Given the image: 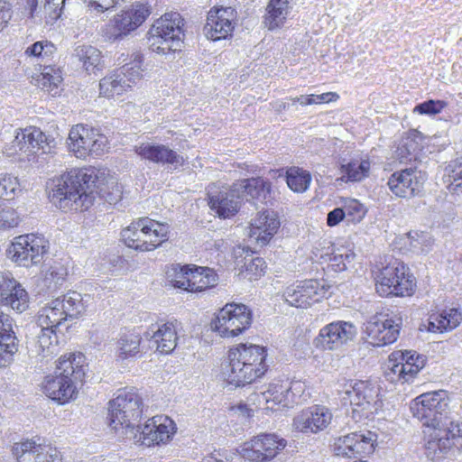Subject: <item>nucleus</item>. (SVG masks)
<instances>
[{
    "instance_id": "dca6fc26",
    "label": "nucleus",
    "mask_w": 462,
    "mask_h": 462,
    "mask_svg": "<svg viewBox=\"0 0 462 462\" xmlns=\"http://www.w3.org/2000/svg\"><path fill=\"white\" fill-rule=\"evenodd\" d=\"M307 390L306 382L301 380H277L269 383L266 391L261 393L262 410L281 411L291 408Z\"/></svg>"
},
{
    "instance_id": "c9c22d12",
    "label": "nucleus",
    "mask_w": 462,
    "mask_h": 462,
    "mask_svg": "<svg viewBox=\"0 0 462 462\" xmlns=\"http://www.w3.org/2000/svg\"><path fill=\"white\" fill-rule=\"evenodd\" d=\"M13 321L10 315L0 310V367L9 366L18 351V339Z\"/></svg>"
},
{
    "instance_id": "864d4df0",
    "label": "nucleus",
    "mask_w": 462,
    "mask_h": 462,
    "mask_svg": "<svg viewBox=\"0 0 462 462\" xmlns=\"http://www.w3.org/2000/svg\"><path fill=\"white\" fill-rule=\"evenodd\" d=\"M65 0H46L41 8V19L47 24H53L62 14Z\"/></svg>"
},
{
    "instance_id": "c03bdc74",
    "label": "nucleus",
    "mask_w": 462,
    "mask_h": 462,
    "mask_svg": "<svg viewBox=\"0 0 462 462\" xmlns=\"http://www.w3.org/2000/svg\"><path fill=\"white\" fill-rule=\"evenodd\" d=\"M37 339V352L43 357H51L60 352V342L57 330L51 328H41Z\"/></svg>"
},
{
    "instance_id": "49530a36",
    "label": "nucleus",
    "mask_w": 462,
    "mask_h": 462,
    "mask_svg": "<svg viewBox=\"0 0 462 462\" xmlns=\"http://www.w3.org/2000/svg\"><path fill=\"white\" fill-rule=\"evenodd\" d=\"M78 56L88 74H96L105 67L101 51L93 46L83 45L79 47Z\"/></svg>"
},
{
    "instance_id": "2eb2a0df",
    "label": "nucleus",
    "mask_w": 462,
    "mask_h": 462,
    "mask_svg": "<svg viewBox=\"0 0 462 462\" xmlns=\"http://www.w3.org/2000/svg\"><path fill=\"white\" fill-rule=\"evenodd\" d=\"M50 249L44 236L29 233L14 238L7 249L8 257L17 265L32 267L40 264Z\"/></svg>"
},
{
    "instance_id": "37998d69",
    "label": "nucleus",
    "mask_w": 462,
    "mask_h": 462,
    "mask_svg": "<svg viewBox=\"0 0 462 462\" xmlns=\"http://www.w3.org/2000/svg\"><path fill=\"white\" fill-rule=\"evenodd\" d=\"M355 257V254L346 248H335L330 246L326 254L319 257L320 263L327 264V269L335 273L343 272L348 263Z\"/></svg>"
},
{
    "instance_id": "7ed1b4c3",
    "label": "nucleus",
    "mask_w": 462,
    "mask_h": 462,
    "mask_svg": "<svg viewBox=\"0 0 462 462\" xmlns=\"http://www.w3.org/2000/svg\"><path fill=\"white\" fill-rule=\"evenodd\" d=\"M86 366V357L81 352L61 355L55 362L54 372L43 377L42 392L60 405L75 401L85 383Z\"/></svg>"
},
{
    "instance_id": "09e8293b",
    "label": "nucleus",
    "mask_w": 462,
    "mask_h": 462,
    "mask_svg": "<svg viewBox=\"0 0 462 462\" xmlns=\"http://www.w3.org/2000/svg\"><path fill=\"white\" fill-rule=\"evenodd\" d=\"M56 51L57 48L51 41L42 40L28 46L24 51V55L37 60L48 61L53 58Z\"/></svg>"
},
{
    "instance_id": "680f3d73",
    "label": "nucleus",
    "mask_w": 462,
    "mask_h": 462,
    "mask_svg": "<svg viewBox=\"0 0 462 462\" xmlns=\"http://www.w3.org/2000/svg\"><path fill=\"white\" fill-rule=\"evenodd\" d=\"M229 411H240L243 415L246 417L252 416V410L248 408V406L245 403H239L236 405H231L229 407Z\"/></svg>"
},
{
    "instance_id": "bf43d9fd",
    "label": "nucleus",
    "mask_w": 462,
    "mask_h": 462,
    "mask_svg": "<svg viewBox=\"0 0 462 462\" xmlns=\"http://www.w3.org/2000/svg\"><path fill=\"white\" fill-rule=\"evenodd\" d=\"M346 218V211L342 208H336L327 217V225L330 227L337 226Z\"/></svg>"
},
{
    "instance_id": "f8f14e48",
    "label": "nucleus",
    "mask_w": 462,
    "mask_h": 462,
    "mask_svg": "<svg viewBox=\"0 0 462 462\" xmlns=\"http://www.w3.org/2000/svg\"><path fill=\"white\" fill-rule=\"evenodd\" d=\"M68 148L75 157L87 160L101 157L108 152L110 143L100 128L77 124L69 129Z\"/></svg>"
},
{
    "instance_id": "b1692460",
    "label": "nucleus",
    "mask_w": 462,
    "mask_h": 462,
    "mask_svg": "<svg viewBox=\"0 0 462 462\" xmlns=\"http://www.w3.org/2000/svg\"><path fill=\"white\" fill-rule=\"evenodd\" d=\"M22 193L23 189L17 177L10 173H0V230L16 227L21 222L15 205Z\"/></svg>"
},
{
    "instance_id": "4d7b16f0",
    "label": "nucleus",
    "mask_w": 462,
    "mask_h": 462,
    "mask_svg": "<svg viewBox=\"0 0 462 462\" xmlns=\"http://www.w3.org/2000/svg\"><path fill=\"white\" fill-rule=\"evenodd\" d=\"M446 102L442 100H428L415 106L414 112L420 115H437L446 106Z\"/></svg>"
},
{
    "instance_id": "a211bd4d",
    "label": "nucleus",
    "mask_w": 462,
    "mask_h": 462,
    "mask_svg": "<svg viewBox=\"0 0 462 462\" xmlns=\"http://www.w3.org/2000/svg\"><path fill=\"white\" fill-rule=\"evenodd\" d=\"M426 362V357L415 350H394L388 356L385 375L393 383H411Z\"/></svg>"
},
{
    "instance_id": "393cba45",
    "label": "nucleus",
    "mask_w": 462,
    "mask_h": 462,
    "mask_svg": "<svg viewBox=\"0 0 462 462\" xmlns=\"http://www.w3.org/2000/svg\"><path fill=\"white\" fill-rule=\"evenodd\" d=\"M152 14L146 3L134 2L116 14L106 27L109 40L116 41L140 27Z\"/></svg>"
},
{
    "instance_id": "58836bf2",
    "label": "nucleus",
    "mask_w": 462,
    "mask_h": 462,
    "mask_svg": "<svg viewBox=\"0 0 462 462\" xmlns=\"http://www.w3.org/2000/svg\"><path fill=\"white\" fill-rule=\"evenodd\" d=\"M372 162L368 157H356L344 161L339 166V180L345 183L361 182L369 177Z\"/></svg>"
},
{
    "instance_id": "c756f323",
    "label": "nucleus",
    "mask_w": 462,
    "mask_h": 462,
    "mask_svg": "<svg viewBox=\"0 0 462 462\" xmlns=\"http://www.w3.org/2000/svg\"><path fill=\"white\" fill-rule=\"evenodd\" d=\"M134 152L143 161L155 164L171 165L174 169L183 167L187 160L168 145L142 143L134 146Z\"/></svg>"
},
{
    "instance_id": "aec40b11",
    "label": "nucleus",
    "mask_w": 462,
    "mask_h": 462,
    "mask_svg": "<svg viewBox=\"0 0 462 462\" xmlns=\"http://www.w3.org/2000/svg\"><path fill=\"white\" fill-rule=\"evenodd\" d=\"M330 288L324 279H306L287 286L282 297L291 307L308 309L329 298Z\"/></svg>"
},
{
    "instance_id": "5fc2aeb1",
    "label": "nucleus",
    "mask_w": 462,
    "mask_h": 462,
    "mask_svg": "<svg viewBox=\"0 0 462 462\" xmlns=\"http://www.w3.org/2000/svg\"><path fill=\"white\" fill-rule=\"evenodd\" d=\"M339 99V95L336 92H326L320 95H307L291 98L293 104L300 103L301 106H310L314 104H328L336 102Z\"/></svg>"
},
{
    "instance_id": "0e129e2a",
    "label": "nucleus",
    "mask_w": 462,
    "mask_h": 462,
    "mask_svg": "<svg viewBox=\"0 0 462 462\" xmlns=\"http://www.w3.org/2000/svg\"><path fill=\"white\" fill-rule=\"evenodd\" d=\"M356 460L354 462H365L364 458H355Z\"/></svg>"
},
{
    "instance_id": "a878e982",
    "label": "nucleus",
    "mask_w": 462,
    "mask_h": 462,
    "mask_svg": "<svg viewBox=\"0 0 462 462\" xmlns=\"http://www.w3.org/2000/svg\"><path fill=\"white\" fill-rule=\"evenodd\" d=\"M16 462H61L60 450L40 436L23 438L13 444Z\"/></svg>"
},
{
    "instance_id": "7c9ffc66",
    "label": "nucleus",
    "mask_w": 462,
    "mask_h": 462,
    "mask_svg": "<svg viewBox=\"0 0 462 462\" xmlns=\"http://www.w3.org/2000/svg\"><path fill=\"white\" fill-rule=\"evenodd\" d=\"M0 305L22 314L29 310L30 296L15 279L0 275Z\"/></svg>"
},
{
    "instance_id": "4c0bfd02",
    "label": "nucleus",
    "mask_w": 462,
    "mask_h": 462,
    "mask_svg": "<svg viewBox=\"0 0 462 462\" xmlns=\"http://www.w3.org/2000/svg\"><path fill=\"white\" fill-rule=\"evenodd\" d=\"M143 337L135 328L123 330L116 342V356L119 360L138 358L142 356L141 345Z\"/></svg>"
},
{
    "instance_id": "6e6552de",
    "label": "nucleus",
    "mask_w": 462,
    "mask_h": 462,
    "mask_svg": "<svg viewBox=\"0 0 462 462\" xmlns=\"http://www.w3.org/2000/svg\"><path fill=\"white\" fill-rule=\"evenodd\" d=\"M120 67L113 69L99 81V97L114 99L131 91L143 79V57L140 52L122 53Z\"/></svg>"
},
{
    "instance_id": "39448f33",
    "label": "nucleus",
    "mask_w": 462,
    "mask_h": 462,
    "mask_svg": "<svg viewBox=\"0 0 462 462\" xmlns=\"http://www.w3.org/2000/svg\"><path fill=\"white\" fill-rule=\"evenodd\" d=\"M337 385L340 402L351 408L350 414L355 421L373 420L383 410L381 387L374 381L343 379Z\"/></svg>"
},
{
    "instance_id": "f704fd0d",
    "label": "nucleus",
    "mask_w": 462,
    "mask_h": 462,
    "mask_svg": "<svg viewBox=\"0 0 462 462\" xmlns=\"http://www.w3.org/2000/svg\"><path fill=\"white\" fill-rule=\"evenodd\" d=\"M237 188L246 198V200L254 205H266L273 199V183L263 177H251L236 182Z\"/></svg>"
},
{
    "instance_id": "e2e57ef3",
    "label": "nucleus",
    "mask_w": 462,
    "mask_h": 462,
    "mask_svg": "<svg viewBox=\"0 0 462 462\" xmlns=\"http://www.w3.org/2000/svg\"><path fill=\"white\" fill-rule=\"evenodd\" d=\"M273 172L278 175V177L283 176V169L273 170Z\"/></svg>"
},
{
    "instance_id": "0eeeda50",
    "label": "nucleus",
    "mask_w": 462,
    "mask_h": 462,
    "mask_svg": "<svg viewBox=\"0 0 462 462\" xmlns=\"http://www.w3.org/2000/svg\"><path fill=\"white\" fill-rule=\"evenodd\" d=\"M171 236L170 226L149 217L133 220L120 232V241L127 248L138 253L155 251L167 243Z\"/></svg>"
},
{
    "instance_id": "bb28decb",
    "label": "nucleus",
    "mask_w": 462,
    "mask_h": 462,
    "mask_svg": "<svg viewBox=\"0 0 462 462\" xmlns=\"http://www.w3.org/2000/svg\"><path fill=\"white\" fill-rule=\"evenodd\" d=\"M206 200L210 210L220 219H230L241 209L239 189L236 183L230 186H208Z\"/></svg>"
},
{
    "instance_id": "e433bc0d",
    "label": "nucleus",
    "mask_w": 462,
    "mask_h": 462,
    "mask_svg": "<svg viewBox=\"0 0 462 462\" xmlns=\"http://www.w3.org/2000/svg\"><path fill=\"white\" fill-rule=\"evenodd\" d=\"M179 323L177 320H166L157 324L152 331L151 340L159 355L168 356L173 353L179 341Z\"/></svg>"
},
{
    "instance_id": "9b49d317",
    "label": "nucleus",
    "mask_w": 462,
    "mask_h": 462,
    "mask_svg": "<svg viewBox=\"0 0 462 462\" xmlns=\"http://www.w3.org/2000/svg\"><path fill=\"white\" fill-rule=\"evenodd\" d=\"M143 402L135 388H124L107 403L106 420L114 430L133 427L143 415Z\"/></svg>"
},
{
    "instance_id": "603ef678",
    "label": "nucleus",
    "mask_w": 462,
    "mask_h": 462,
    "mask_svg": "<svg viewBox=\"0 0 462 462\" xmlns=\"http://www.w3.org/2000/svg\"><path fill=\"white\" fill-rule=\"evenodd\" d=\"M343 209L347 222L351 224L360 223L367 213L365 206L356 199H344Z\"/></svg>"
},
{
    "instance_id": "4be33fe9",
    "label": "nucleus",
    "mask_w": 462,
    "mask_h": 462,
    "mask_svg": "<svg viewBox=\"0 0 462 462\" xmlns=\"http://www.w3.org/2000/svg\"><path fill=\"white\" fill-rule=\"evenodd\" d=\"M377 434L371 431H354L336 438L331 449L336 457L354 459L366 458L374 454Z\"/></svg>"
},
{
    "instance_id": "473e14b6",
    "label": "nucleus",
    "mask_w": 462,
    "mask_h": 462,
    "mask_svg": "<svg viewBox=\"0 0 462 462\" xmlns=\"http://www.w3.org/2000/svg\"><path fill=\"white\" fill-rule=\"evenodd\" d=\"M387 185L396 197L409 199L420 192L422 181L414 169L394 171L388 179Z\"/></svg>"
},
{
    "instance_id": "6e6d98bb",
    "label": "nucleus",
    "mask_w": 462,
    "mask_h": 462,
    "mask_svg": "<svg viewBox=\"0 0 462 462\" xmlns=\"http://www.w3.org/2000/svg\"><path fill=\"white\" fill-rule=\"evenodd\" d=\"M125 0H86V5L90 12L104 14L114 10Z\"/></svg>"
},
{
    "instance_id": "2f4dec72",
    "label": "nucleus",
    "mask_w": 462,
    "mask_h": 462,
    "mask_svg": "<svg viewBox=\"0 0 462 462\" xmlns=\"http://www.w3.org/2000/svg\"><path fill=\"white\" fill-rule=\"evenodd\" d=\"M332 413L320 405H313L302 410L293 419L294 429L302 433H318L324 430L331 422Z\"/></svg>"
},
{
    "instance_id": "ddd939ff",
    "label": "nucleus",
    "mask_w": 462,
    "mask_h": 462,
    "mask_svg": "<svg viewBox=\"0 0 462 462\" xmlns=\"http://www.w3.org/2000/svg\"><path fill=\"white\" fill-rule=\"evenodd\" d=\"M252 310L243 303L227 302L211 319L210 329L222 338H235L252 326Z\"/></svg>"
},
{
    "instance_id": "de8ad7c7",
    "label": "nucleus",
    "mask_w": 462,
    "mask_h": 462,
    "mask_svg": "<svg viewBox=\"0 0 462 462\" xmlns=\"http://www.w3.org/2000/svg\"><path fill=\"white\" fill-rule=\"evenodd\" d=\"M289 0H270L267 6V15L265 17V25L269 30L281 27L285 19L288 11Z\"/></svg>"
},
{
    "instance_id": "13d9d810",
    "label": "nucleus",
    "mask_w": 462,
    "mask_h": 462,
    "mask_svg": "<svg viewBox=\"0 0 462 462\" xmlns=\"http://www.w3.org/2000/svg\"><path fill=\"white\" fill-rule=\"evenodd\" d=\"M13 15L12 5L6 0H0V32L9 23Z\"/></svg>"
},
{
    "instance_id": "f03ea898",
    "label": "nucleus",
    "mask_w": 462,
    "mask_h": 462,
    "mask_svg": "<svg viewBox=\"0 0 462 462\" xmlns=\"http://www.w3.org/2000/svg\"><path fill=\"white\" fill-rule=\"evenodd\" d=\"M109 174L106 169L92 165L76 167L60 174L49 193L50 201L62 211L88 210L107 185Z\"/></svg>"
},
{
    "instance_id": "a19ab883",
    "label": "nucleus",
    "mask_w": 462,
    "mask_h": 462,
    "mask_svg": "<svg viewBox=\"0 0 462 462\" xmlns=\"http://www.w3.org/2000/svg\"><path fill=\"white\" fill-rule=\"evenodd\" d=\"M33 84L52 96L60 93L63 82L62 70L56 65L43 66L42 72L32 76Z\"/></svg>"
},
{
    "instance_id": "a18cd8bd",
    "label": "nucleus",
    "mask_w": 462,
    "mask_h": 462,
    "mask_svg": "<svg viewBox=\"0 0 462 462\" xmlns=\"http://www.w3.org/2000/svg\"><path fill=\"white\" fill-rule=\"evenodd\" d=\"M284 177L289 189L296 193L305 192L310 188L312 180L309 171L297 166L287 168Z\"/></svg>"
},
{
    "instance_id": "4468645a",
    "label": "nucleus",
    "mask_w": 462,
    "mask_h": 462,
    "mask_svg": "<svg viewBox=\"0 0 462 462\" xmlns=\"http://www.w3.org/2000/svg\"><path fill=\"white\" fill-rule=\"evenodd\" d=\"M85 312V306L80 295L76 292L67 293L56 298L40 310L37 324L41 328L58 329L68 319H74Z\"/></svg>"
},
{
    "instance_id": "79ce46f5",
    "label": "nucleus",
    "mask_w": 462,
    "mask_h": 462,
    "mask_svg": "<svg viewBox=\"0 0 462 462\" xmlns=\"http://www.w3.org/2000/svg\"><path fill=\"white\" fill-rule=\"evenodd\" d=\"M422 134L415 129L405 133L396 149V154L401 162H411L422 150Z\"/></svg>"
},
{
    "instance_id": "3c124183",
    "label": "nucleus",
    "mask_w": 462,
    "mask_h": 462,
    "mask_svg": "<svg viewBox=\"0 0 462 462\" xmlns=\"http://www.w3.org/2000/svg\"><path fill=\"white\" fill-rule=\"evenodd\" d=\"M267 270V264L263 258L250 255V259L245 257L244 266L240 268V273L250 281L258 280L263 276Z\"/></svg>"
},
{
    "instance_id": "cd10ccee",
    "label": "nucleus",
    "mask_w": 462,
    "mask_h": 462,
    "mask_svg": "<svg viewBox=\"0 0 462 462\" xmlns=\"http://www.w3.org/2000/svg\"><path fill=\"white\" fill-rule=\"evenodd\" d=\"M356 329L353 323L344 320L330 322L322 327L313 339L314 347L319 351H334L356 337Z\"/></svg>"
},
{
    "instance_id": "6ab92c4d",
    "label": "nucleus",
    "mask_w": 462,
    "mask_h": 462,
    "mask_svg": "<svg viewBox=\"0 0 462 462\" xmlns=\"http://www.w3.org/2000/svg\"><path fill=\"white\" fill-rule=\"evenodd\" d=\"M287 447V440L276 433L262 432L242 443L237 449L249 462H271Z\"/></svg>"
},
{
    "instance_id": "20e7f679",
    "label": "nucleus",
    "mask_w": 462,
    "mask_h": 462,
    "mask_svg": "<svg viewBox=\"0 0 462 462\" xmlns=\"http://www.w3.org/2000/svg\"><path fill=\"white\" fill-rule=\"evenodd\" d=\"M269 370L267 346L241 342L227 350L223 375L228 384L245 387L260 382Z\"/></svg>"
},
{
    "instance_id": "5701e85b",
    "label": "nucleus",
    "mask_w": 462,
    "mask_h": 462,
    "mask_svg": "<svg viewBox=\"0 0 462 462\" xmlns=\"http://www.w3.org/2000/svg\"><path fill=\"white\" fill-rule=\"evenodd\" d=\"M400 330L401 325L394 317L389 313L377 312L365 322L362 338L369 346L382 347L394 343Z\"/></svg>"
},
{
    "instance_id": "1a4fd4ad",
    "label": "nucleus",
    "mask_w": 462,
    "mask_h": 462,
    "mask_svg": "<svg viewBox=\"0 0 462 462\" xmlns=\"http://www.w3.org/2000/svg\"><path fill=\"white\" fill-rule=\"evenodd\" d=\"M185 21L177 12H169L156 19L147 32L149 50L166 56L180 52L185 37Z\"/></svg>"
},
{
    "instance_id": "f257e3e1",
    "label": "nucleus",
    "mask_w": 462,
    "mask_h": 462,
    "mask_svg": "<svg viewBox=\"0 0 462 462\" xmlns=\"http://www.w3.org/2000/svg\"><path fill=\"white\" fill-rule=\"evenodd\" d=\"M449 398L444 390L420 394L410 404V410L423 427V448L430 460H442L462 454V422H443L448 411Z\"/></svg>"
},
{
    "instance_id": "c85d7f7f",
    "label": "nucleus",
    "mask_w": 462,
    "mask_h": 462,
    "mask_svg": "<svg viewBox=\"0 0 462 462\" xmlns=\"http://www.w3.org/2000/svg\"><path fill=\"white\" fill-rule=\"evenodd\" d=\"M237 13L232 7L213 6L207 14L204 25L206 37L213 42L226 40L233 36Z\"/></svg>"
},
{
    "instance_id": "72a5a7b5",
    "label": "nucleus",
    "mask_w": 462,
    "mask_h": 462,
    "mask_svg": "<svg viewBox=\"0 0 462 462\" xmlns=\"http://www.w3.org/2000/svg\"><path fill=\"white\" fill-rule=\"evenodd\" d=\"M249 236L262 245H267L280 228L279 219L268 210L257 212L249 224Z\"/></svg>"
},
{
    "instance_id": "423d86ee",
    "label": "nucleus",
    "mask_w": 462,
    "mask_h": 462,
    "mask_svg": "<svg viewBox=\"0 0 462 462\" xmlns=\"http://www.w3.org/2000/svg\"><path fill=\"white\" fill-rule=\"evenodd\" d=\"M371 277L375 293L381 298H411L418 290L415 275L398 259L375 263L371 268Z\"/></svg>"
},
{
    "instance_id": "9d476101",
    "label": "nucleus",
    "mask_w": 462,
    "mask_h": 462,
    "mask_svg": "<svg viewBox=\"0 0 462 462\" xmlns=\"http://www.w3.org/2000/svg\"><path fill=\"white\" fill-rule=\"evenodd\" d=\"M166 276L172 287L190 293L204 292L218 282L215 270L196 264H171L167 267Z\"/></svg>"
},
{
    "instance_id": "052dcab7",
    "label": "nucleus",
    "mask_w": 462,
    "mask_h": 462,
    "mask_svg": "<svg viewBox=\"0 0 462 462\" xmlns=\"http://www.w3.org/2000/svg\"><path fill=\"white\" fill-rule=\"evenodd\" d=\"M23 12L29 18H32L38 6V0H19Z\"/></svg>"
},
{
    "instance_id": "ea45409f",
    "label": "nucleus",
    "mask_w": 462,
    "mask_h": 462,
    "mask_svg": "<svg viewBox=\"0 0 462 462\" xmlns=\"http://www.w3.org/2000/svg\"><path fill=\"white\" fill-rule=\"evenodd\" d=\"M428 330L445 333L457 328L462 322V312L457 308L445 309L432 312L428 319Z\"/></svg>"
},
{
    "instance_id": "412c9836",
    "label": "nucleus",
    "mask_w": 462,
    "mask_h": 462,
    "mask_svg": "<svg viewBox=\"0 0 462 462\" xmlns=\"http://www.w3.org/2000/svg\"><path fill=\"white\" fill-rule=\"evenodd\" d=\"M177 432L175 421L167 415H154L138 427L134 434L137 444L146 448L168 445Z\"/></svg>"
},
{
    "instance_id": "69168bd1",
    "label": "nucleus",
    "mask_w": 462,
    "mask_h": 462,
    "mask_svg": "<svg viewBox=\"0 0 462 462\" xmlns=\"http://www.w3.org/2000/svg\"><path fill=\"white\" fill-rule=\"evenodd\" d=\"M365 462H367V461H365Z\"/></svg>"
},
{
    "instance_id": "f3484780",
    "label": "nucleus",
    "mask_w": 462,
    "mask_h": 462,
    "mask_svg": "<svg viewBox=\"0 0 462 462\" xmlns=\"http://www.w3.org/2000/svg\"><path fill=\"white\" fill-rule=\"evenodd\" d=\"M56 148L57 142L52 135L47 134L37 126L30 125L20 129L13 143L5 147L4 153L8 157L22 153L53 154Z\"/></svg>"
},
{
    "instance_id": "8fccbe9b",
    "label": "nucleus",
    "mask_w": 462,
    "mask_h": 462,
    "mask_svg": "<svg viewBox=\"0 0 462 462\" xmlns=\"http://www.w3.org/2000/svg\"><path fill=\"white\" fill-rule=\"evenodd\" d=\"M447 171V188L449 192L462 194V155L449 163Z\"/></svg>"
}]
</instances>
